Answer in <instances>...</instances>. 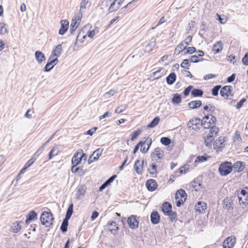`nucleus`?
Returning a JSON list of instances; mask_svg holds the SVG:
<instances>
[{
	"label": "nucleus",
	"mask_w": 248,
	"mask_h": 248,
	"mask_svg": "<svg viewBox=\"0 0 248 248\" xmlns=\"http://www.w3.org/2000/svg\"><path fill=\"white\" fill-rule=\"evenodd\" d=\"M54 219L53 215L50 212H44L41 215V222L43 225L46 227H49L52 225Z\"/></svg>",
	"instance_id": "nucleus-1"
},
{
	"label": "nucleus",
	"mask_w": 248,
	"mask_h": 248,
	"mask_svg": "<svg viewBox=\"0 0 248 248\" xmlns=\"http://www.w3.org/2000/svg\"><path fill=\"white\" fill-rule=\"evenodd\" d=\"M216 118L212 115L204 116L201 121V125L205 129L209 128L215 125Z\"/></svg>",
	"instance_id": "nucleus-2"
},
{
	"label": "nucleus",
	"mask_w": 248,
	"mask_h": 248,
	"mask_svg": "<svg viewBox=\"0 0 248 248\" xmlns=\"http://www.w3.org/2000/svg\"><path fill=\"white\" fill-rule=\"evenodd\" d=\"M186 197L187 195L184 190L181 189L177 190L175 196L176 206L180 207L186 201Z\"/></svg>",
	"instance_id": "nucleus-3"
},
{
	"label": "nucleus",
	"mask_w": 248,
	"mask_h": 248,
	"mask_svg": "<svg viewBox=\"0 0 248 248\" xmlns=\"http://www.w3.org/2000/svg\"><path fill=\"white\" fill-rule=\"evenodd\" d=\"M232 163L226 161L220 164L218 170L221 175L226 176L232 171Z\"/></svg>",
	"instance_id": "nucleus-4"
},
{
	"label": "nucleus",
	"mask_w": 248,
	"mask_h": 248,
	"mask_svg": "<svg viewBox=\"0 0 248 248\" xmlns=\"http://www.w3.org/2000/svg\"><path fill=\"white\" fill-rule=\"evenodd\" d=\"M82 17V14L81 13H78L74 18L72 19L70 30L71 34H73L74 32L79 25Z\"/></svg>",
	"instance_id": "nucleus-5"
},
{
	"label": "nucleus",
	"mask_w": 248,
	"mask_h": 248,
	"mask_svg": "<svg viewBox=\"0 0 248 248\" xmlns=\"http://www.w3.org/2000/svg\"><path fill=\"white\" fill-rule=\"evenodd\" d=\"M152 143V139L148 138L144 141L139 142V144L141 146L140 151L142 153H146L149 150Z\"/></svg>",
	"instance_id": "nucleus-6"
},
{
	"label": "nucleus",
	"mask_w": 248,
	"mask_h": 248,
	"mask_svg": "<svg viewBox=\"0 0 248 248\" xmlns=\"http://www.w3.org/2000/svg\"><path fill=\"white\" fill-rule=\"evenodd\" d=\"M127 223L131 229H137L139 224V221L137 219V216L132 215L129 217L127 219Z\"/></svg>",
	"instance_id": "nucleus-7"
},
{
	"label": "nucleus",
	"mask_w": 248,
	"mask_h": 248,
	"mask_svg": "<svg viewBox=\"0 0 248 248\" xmlns=\"http://www.w3.org/2000/svg\"><path fill=\"white\" fill-rule=\"evenodd\" d=\"M231 87L230 86H225L221 89L220 94L221 96L225 99H228L229 96H232L231 93Z\"/></svg>",
	"instance_id": "nucleus-8"
},
{
	"label": "nucleus",
	"mask_w": 248,
	"mask_h": 248,
	"mask_svg": "<svg viewBox=\"0 0 248 248\" xmlns=\"http://www.w3.org/2000/svg\"><path fill=\"white\" fill-rule=\"evenodd\" d=\"M235 242L236 239L234 237H228L224 241L223 246L224 248H232Z\"/></svg>",
	"instance_id": "nucleus-9"
},
{
	"label": "nucleus",
	"mask_w": 248,
	"mask_h": 248,
	"mask_svg": "<svg viewBox=\"0 0 248 248\" xmlns=\"http://www.w3.org/2000/svg\"><path fill=\"white\" fill-rule=\"evenodd\" d=\"M116 2L117 1H113V2H111V3L108 5V13H111L113 12L116 11L123 3V1L120 0H118V2L117 3Z\"/></svg>",
	"instance_id": "nucleus-10"
},
{
	"label": "nucleus",
	"mask_w": 248,
	"mask_h": 248,
	"mask_svg": "<svg viewBox=\"0 0 248 248\" xmlns=\"http://www.w3.org/2000/svg\"><path fill=\"white\" fill-rule=\"evenodd\" d=\"M146 186L150 191H153L157 188V184L155 180L150 179L146 182Z\"/></svg>",
	"instance_id": "nucleus-11"
},
{
	"label": "nucleus",
	"mask_w": 248,
	"mask_h": 248,
	"mask_svg": "<svg viewBox=\"0 0 248 248\" xmlns=\"http://www.w3.org/2000/svg\"><path fill=\"white\" fill-rule=\"evenodd\" d=\"M69 26L68 21L65 19L61 21V28L59 30V33L61 35L64 34L67 31Z\"/></svg>",
	"instance_id": "nucleus-12"
},
{
	"label": "nucleus",
	"mask_w": 248,
	"mask_h": 248,
	"mask_svg": "<svg viewBox=\"0 0 248 248\" xmlns=\"http://www.w3.org/2000/svg\"><path fill=\"white\" fill-rule=\"evenodd\" d=\"M143 163V160H137L135 163L134 168L139 174H141L142 173Z\"/></svg>",
	"instance_id": "nucleus-13"
},
{
	"label": "nucleus",
	"mask_w": 248,
	"mask_h": 248,
	"mask_svg": "<svg viewBox=\"0 0 248 248\" xmlns=\"http://www.w3.org/2000/svg\"><path fill=\"white\" fill-rule=\"evenodd\" d=\"M81 154H82V150L79 149L78 150L77 153L74 154L72 159V164L78 165L81 162L82 159L80 156H78L79 155H81Z\"/></svg>",
	"instance_id": "nucleus-14"
},
{
	"label": "nucleus",
	"mask_w": 248,
	"mask_h": 248,
	"mask_svg": "<svg viewBox=\"0 0 248 248\" xmlns=\"http://www.w3.org/2000/svg\"><path fill=\"white\" fill-rule=\"evenodd\" d=\"M62 52V45H58L55 47L53 49L52 51V55L49 60L52 57H59Z\"/></svg>",
	"instance_id": "nucleus-15"
},
{
	"label": "nucleus",
	"mask_w": 248,
	"mask_h": 248,
	"mask_svg": "<svg viewBox=\"0 0 248 248\" xmlns=\"http://www.w3.org/2000/svg\"><path fill=\"white\" fill-rule=\"evenodd\" d=\"M195 210L199 213H202L207 208V204L203 202H198L195 206Z\"/></svg>",
	"instance_id": "nucleus-16"
},
{
	"label": "nucleus",
	"mask_w": 248,
	"mask_h": 248,
	"mask_svg": "<svg viewBox=\"0 0 248 248\" xmlns=\"http://www.w3.org/2000/svg\"><path fill=\"white\" fill-rule=\"evenodd\" d=\"M20 221H15L12 222L10 225L11 232L14 233H17L20 231L21 229V225Z\"/></svg>",
	"instance_id": "nucleus-17"
},
{
	"label": "nucleus",
	"mask_w": 248,
	"mask_h": 248,
	"mask_svg": "<svg viewBox=\"0 0 248 248\" xmlns=\"http://www.w3.org/2000/svg\"><path fill=\"white\" fill-rule=\"evenodd\" d=\"M86 191V188L84 186H79L78 188V191L77 193V198L78 200H80L82 198H83L85 195Z\"/></svg>",
	"instance_id": "nucleus-18"
},
{
	"label": "nucleus",
	"mask_w": 248,
	"mask_h": 248,
	"mask_svg": "<svg viewBox=\"0 0 248 248\" xmlns=\"http://www.w3.org/2000/svg\"><path fill=\"white\" fill-rule=\"evenodd\" d=\"M225 141L224 137H220L216 140L214 143V149H219L222 148L224 146V142Z\"/></svg>",
	"instance_id": "nucleus-19"
},
{
	"label": "nucleus",
	"mask_w": 248,
	"mask_h": 248,
	"mask_svg": "<svg viewBox=\"0 0 248 248\" xmlns=\"http://www.w3.org/2000/svg\"><path fill=\"white\" fill-rule=\"evenodd\" d=\"M223 208L227 210L233 209V202L229 198H226L223 200Z\"/></svg>",
	"instance_id": "nucleus-20"
},
{
	"label": "nucleus",
	"mask_w": 248,
	"mask_h": 248,
	"mask_svg": "<svg viewBox=\"0 0 248 248\" xmlns=\"http://www.w3.org/2000/svg\"><path fill=\"white\" fill-rule=\"evenodd\" d=\"M156 42L155 39H152L150 43L147 45L144 49L146 52H150L153 50V48L156 46Z\"/></svg>",
	"instance_id": "nucleus-21"
},
{
	"label": "nucleus",
	"mask_w": 248,
	"mask_h": 248,
	"mask_svg": "<svg viewBox=\"0 0 248 248\" xmlns=\"http://www.w3.org/2000/svg\"><path fill=\"white\" fill-rule=\"evenodd\" d=\"M162 212L164 214L167 215L168 214L170 213L171 210V205L168 202H165L161 206Z\"/></svg>",
	"instance_id": "nucleus-22"
},
{
	"label": "nucleus",
	"mask_w": 248,
	"mask_h": 248,
	"mask_svg": "<svg viewBox=\"0 0 248 248\" xmlns=\"http://www.w3.org/2000/svg\"><path fill=\"white\" fill-rule=\"evenodd\" d=\"M35 57L38 63L40 64L46 60L44 54L40 51H36L35 52Z\"/></svg>",
	"instance_id": "nucleus-23"
},
{
	"label": "nucleus",
	"mask_w": 248,
	"mask_h": 248,
	"mask_svg": "<svg viewBox=\"0 0 248 248\" xmlns=\"http://www.w3.org/2000/svg\"><path fill=\"white\" fill-rule=\"evenodd\" d=\"M187 46L185 45L183 42H181L175 48L174 54L178 55L186 48Z\"/></svg>",
	"instance_id": "nucleus-24"
},
{
	"label": "nucleus",
	"mask_w": 248,
	"mask_h": 248,
	"mask_svg": "<svg viewBox=\"0 0 248 248\" xmlns=\"http://www.w3.org/2000/svg\"><path fill=\"white\" fill-rule=\"evenodd\" d=\"M222 47H223L222 42L220 41H218L216 43V44H215L213 45V48H212V51L215 54L218 53L222 50Z\"/></svg>",
	"instance_id": "nucleus-25"
},
{
	"label": "nucleus",
	"mask_w": 248,
	"mask_h": 248,
	"mask_svg": "<svg viewBox=\"0 0 248 248\" xmlns=\"http://www.w3.org/2000/svg\"><path fill=\"white\" fill-rule=\"evenodd\" d=\"M160 216L157 211H154L151 215V221L153 224H156L159 222Z\"/></svg>",
	"instance_id": "nucleus-26"
},
{
	"label": "nucleus",
	"mask_w": 248,
	"mask_h": 248,
	"mask_svg": "<svg viewBox=\"0 0 248 248\" xmlns=\"http://www.w3.org/2000/svg\"><path fill=\"white\" fill-rule=\"evenodd\" d=\"M245 164L241 161H236L234 163L233 165L232 166V167L234 169H236L237 171L238 172L242 171L243 169L245 168Z\"/></svg>",
	"instance_id": "nucleus-27"
},
{
	"label": "nucleus",
	"mask_w": 248,
	"mask_h": 248,
	"mask_svg": "<svg viewBox=\"0 0 248 248\" xmlns=\"http://www.w3.org/2000/svg\"><path fill=\"white\" fill-rule=\"evenodd\" d=\"M163 151L159 148L155 149V151L151 154V156L153 158H155L156 155L158 159H160L163 156Z\"/></svg>",
	"instance_id": "nucleus-28"
},
{
	"label": "nucleus",
	"mask_w": 248,
	"mask_h": 248,
	"mask_svg": "<svg viewBox=\"0 0 248 248\" xmlns=\"http://www.w3.org/2000/svg\"><path fill=\"white\" fill-rule=\"evenodd\" d=\"M202 104L200 100L192 101L188 104L189 108L194 109L200 107Z\"/></svg>",
	"instance_id": "nucleus-29"
},
{
	"label": "nucleus",
	"mask_w": 248,
	"mask_h": 248,
	"mask_svg": "<svg viewBox=\"0 0 248 248\" xmlns=\"http://www.w3.org/2000/svg\"><path fill=\"white\" fill-rule=\"evenodd\" d=\"M176 76L174 73H171L167 78L166 81L169 85H172L176 80Z\"/></svg>",
	"instance_id": "nucleus-30"
},
{
	"label": "nucleus",
	"mask_w": 248,
	"mask_h": 248,
	"mask_svg": "<svg viewBox=\"0 0 248 248\" xmlns=\"http://www.w3.org/2000/svg\"><path fill=\"white\" fill-rule=\"evenodd\" d=\"M37 213L34 211H31L28 215L26 223L28 224L31 221L37 218Z\"/></svg>",
	"instance_id": "nucleus-31"
},
{
	"label": "nucleus",
	"mask_w": 248,
	"mask_h": 248,
	"mask_svg": "<svg viewBox=\"0 0 248 248\" xmlns=\"http://www.w3.org/2000/svg\"><path fill=\"white\" fill-rule=\"evenodd\" d=\"M208 134L207 135V136H211L212 138H214L215 136H216L218 131V129L216 126H213L212 127L209 128Z\"/></svg>",
	"instance_id": "nucleus-32"
},
{
	"label": "nucleus",
	"mask_w": 248,
	"mask_h": 248,
	"mask_svg": "<svg viewBox=\"0 0 248 248\" xmlns=\"http://www.w3.org/2000/svg\"><path fill=\"white\" fill-rule=\"evenodd\" d=\"M238 198L240 204H248V193H247L246 195L238 196Z\"/></svg>",
	"instance_id": "nucleus-33"
},
{
	"label": "nucleus",
	"mask_w": 248,
	"mask_h": 248,
	"mask_svg": "<svg viewBox=\"0 0 248 248\" xmlns=\"http://www.w3.org/2000/svg\"><path fill=\"white\" fill-rule=\"evenodd\" d=\"M89 0H81L80 4V9L78 13H81L83 15L84 10L86 8L87 5L89 3Z\"/></svg>",
	"instance_id": "nucleus-34"
},
{
	"label": "nucleus",
	"mask_w": 248,
	"mask_h": 248,
	"mask_svg": "<svg viewBox=\"0 0 248 248\" xmlns=\"http://www.w3.org/2000/svg\"><path fill=\"white\" fill-rule=\"evenodd\" d=\"M73 212V204L71 203L67 210L65 217L64 219L68 220L71 217Z\"/></svg>",
	"instance_id": "nucleus-35"
},
{
	"label": "nucleus",
	"mask_w": 248,
	"mask_h": 248,
	"mask_svg": "<svg viewBox=\"0 0 248 248\" xmlns=\"http://www.w3.org/2000/svg\"><path fill=\"white\" fill-rule=\"evenodd\" d=\"M208 158V157L207 156H198L194 162L195 165L197 166V164H198L199 163L206 161Z\"/></svg>",
	"instance_id": "nucleus-36"
},
{
	"label": "nucleus",
	"mask_w": 248,
	"mask_h": 248,
	"mask_svg": "<svg viewBox=\"0 0 248 248\" xmlns=\"http://www.w3.org/2000/svg\"><path fill=\"white\" fill-rule=\"evenodd\" d=\"M160 121V118L158 117H155L153 120L147 125L148 128H153L156 126Z\"/></svg>",
	"instance_id": "nucleus-37"
},
{
	"label": "nucleus",
	"mask_w": 248,
	"mask_h": 248,
	"mask_svg": "<svg viewBox=\"0 0 248 248\" xmlns=\"http://www.w3.org/2000/svg\"><path fill=\"white\" fill-rule=\"evenodd\" d=\"M103 151V149L98 148L93 152L92 156H93L95 159L97 160L99 157L102 155Z\"/></svg>",
	"instance_id": "nucleus-38"
},
{
	"label": "nucleus",
	"mask_w": 248,
	"mask_h": 248,
	"mask_svg": "<svg viewBox=\"0 0 248 248\" xmlns=\"http://www.w3.org/2000/svg\"><path fill=\"white\" fill-rule=\"evenodd\" d=\"M59 151L57 147H54L49 153V159H51L53 156L57 155Z\"/></svg>",
	"instance_id": "nucleus-39"
},
{
	"label": "nucleus",
	"mask_w": 248,
	"mask_h": 248,
	"mask_svg": "<svg viewBox=\"0 0 248 248\" xmlns=\"http://www.w3.org/2000/svg\"><path fill=\"white\" fill-rule=\"evenodd\" d=\"M203 92L202 90L195 89L191 91V94L194 97L202 96L203 95Z\"/></svg>",
	"instance_id": "nucleus-40"
},
{
	"label": "nucleus",
	"mask_w": 248,
	"mask_h": 248,
	"mask_svg": "<svg viewBox=\"0 0 248 248\" xmlns=\"http://www.w3.org/2000/svg\"><path fill=\"white\" fill-rule=\"evenodd\" d=\"M68 225V220L64 219L61 226V230L62 232H65L67 231Z\"/></svg>",
	"instance_id": "nucleus-41"
},
{
	"label": "nucleus",
	"mask_w": 248,
	"mask_h": 248,
	"mask_svg": "<svg viewBox=\"0 0 248 248\" xmlns=\"http://www.w3.org/2000/svg\"><path fill=\"white\" fill-rule=\"evenodd\" d=\"M149 172L152 175H156L157 174L156 166L154 164H152L150 168L148 170Z\"/></svg>",
	"instance_id": "nucleus-42"
},
{
	"label": "nucleus",
	"mask_w": 248,
	"mask_h": 248,
	"mask_svg": "<svg viewBox=\"0 0 248 248\" xmlns=\"http://www.w3.org/2000/svg\"><path fill=\"white\" fill-rule=\"evenodd\" d=\"M73 166H72L71 168V171L73 173H76L79 170H80V171L79 172V174L80 175H83L84 174L83 170L82 169H80L79 167H77V166L75 164H73Z\"/></svg>",
	"instance_id": "nucleus-43"
},
{
	"label": "nucleus",
	"mask_w": 248,
	"mask_h": 248,
	"mask_svg": "<svg viewBox=\"0 0 248 248\" xmlns=\"http://www.w3.org/2000/svg\"><path fill=\"white\" fill-rule=\"evenodd\" d=\"M55 66L54 64L51 63V62L50 61V60H48V62L46 65V66L44 67V70L45 72H49L50 71L53 67Z\"/></svg>",
	"instance_id": "nucleus-44"
},
{
	"label": "nucleus",
	"mask_w": 248,
	"mask_h": 248,
	"mask_svg": "<svg viewBox=\"0 0 248 248\" xmlns=\"http://www.w3.org/2000/svg\"><path fill=\"white\" fill-rule=\"evenodd\" d=\"M172 102L174 104H179L181 102V97L180 95L177 93L175 94L172 99Z\"/></svg>",
	"instance_id": "nucleus-45"
},
{
	"label": "nucleus",
	"mask_w": 248,
	"mask_h": 248,
	"mask_svg": "<svg viewBox=\"0 0 248 248\" xmlns=\"http://www.w3.org/2000/svg\"><path fill=\"white\" fill-rule=\"evenodd\" d=\"M214 139V138H212L211 136H206V137H204V143L206 146H210Z\"/></svg>",
	"instance_id": "nucleus-46"
},
{
	"label": "nucleus",
	"mask_w": 248,
	"mask_h": 248,
	"mask_svg": "<svg viewBox=\"0 0 248 248\" xmlns=\"http://www.w3.org/2000/svg\"><path fill=\"white\" fill-rule=\"evenodd\" d=\"M117 93V92L113 89L110 90L109 91L106 92L104 94L105 98L108 99L111 96L114 95L115 94Z\"/></svg>",
	"instance_id": "nucleus-47"
},
{
	"label": "nucleus",
	"mask_w": 248,
	"mask_h": 248,
	"mask_svg": "<svg viewBox=\"0 0 248 248\" xmlns=\"http://www.w3.org/2000/svg\"><path fill=\"white\" fill-rule=\"evenodd\" d=\"M202 120L200 119H196L195 120H192L190 121L189 123H188V125L189 127H191L192 126H194V125L197 127V125L200 124V123H201Z\"/></svg>",
	"instance_id": "nucleus-48"
},
{
	"label": "nucleus",
	"mask_w": 248,
	"mask_h": 248,
	"mask_svg": "<svg viewBox=\"0 0 248 248\" xmlns=\"http://www.w3.org/2000/svg\"><path fill=\"white\" fill-rule=\"evenodd\" d=\"M141 132V131L140 130H137L132 132L131 135V140L132 141L134 140L140 134Z\"/></svg>",
	"instance_id": "nucleus-49"
},
{
	"label": "nucleus",
	"mask_w": 248,
	"mask_h": 248,
	"mask_svg": "<svg viewBox=\"0 0 248 248\" xmlns=\"http://www.w3.org/2000/svg\"><path fill=\"white\" fill-rule=\"evenodd\" d=\"M161 143L165 145H168L171 142V140L168 137H163L160 140Z\"/></svg>",
	"instance_id": "nucleus-50"
},
{
	"label": "nucleus",
	"mask_w": 248,
	"mask_h": 248,
	"mask_svg": "<svg viewBox=\"0 0 248 248\" xmlns=\"http://www.w3.org/2000/svg\"><path fill=\"white\" fill-rule=\"evenodd\" d=\"M98 32V29L97 28H95L94 29L90 31L87 33V35L89 37L92 38L96 33Z\"/></svg>",
	"instance_id": "nucleus-51"
},
{
	"label": "nucleus",
	"mask_w": 248,
	"mask_h": 248,
	"mask_svg": "<svg viewBox=\"0 0 248 248\" xmlns=\"http://www.w3.org/2000/svg\"><path fill=\"white\" fill-rule=\"evenodd\" d=\"M221 88V85H217L215 86L212 90V94L214 96H217L218 95V92L219 90Z\"/></svg>",
	"instance_id": "nucleus-52"
},
{
	"label": "nucleus",
	"mask_w": 248,
	"mask_h": 248,
	"mask_svg": "<svg viewBox=\"0 0 248 248\" xmlns=\"http://www.w3.org/2000/svg\"><path fill=\"white\" fill-rule=\"evenodd\" d=\"M196 52V48L194 47H188L187 48L186 51L184 52V55H186L187 54H192L194 52Z\"/></svg>",
	"instance_id": "nucleus-53"
},
{
	"label": "nucleus",
	"mask_w": 248,
	"mask_h": 248,
	"mask_svg": "<svg viewBox=\"0 0 248 248\" xmlns=\"http://www.w3.org/2000/svg\"><path fill=\"white\" fill-rule=\"evenodd\" d=\"M189 66V61L187 59L184 60L181 64V66L186 69H188Z\"/></svg>",
	"instance_id": "nucleus-54"
},
{
	"label": "nucleus",
	"mask_w": 248,
	"mask_h": 248,
	"mask_svg": "<svg viewBox=\"0 0 248 248\" xmlns=\"http://www.w3.org/2000/svg\"><path fill=\"white\" fill-rule=\"evenodd\" d=\"M8 33L7 29L5 24L2 25L0 28V34L5 35Z\"/></svg>",
	"instance_id": "nucleus-55"
},
{
	"label": "nucleus",
	"mask_w": 248,
	"mask_h": 248,
	"mask_svg": "<svg viewBox=\"0 0 248 248\" xmlns=\"http://www.w3.org/2000/svg\"><path fill=\"white\" fill-rule=\"evenodd\" d=\"M242 62L244 65H248V52L243 57Z\"/></svg>",
	"instance_id": "nucleus-56"
},
{
	"label": "nucleus",
	"mask_w": 248,
	"mask_h": 248,
	"mask_svg": "<svg viewBox=\"0 0 248 248\" xmlns=\"http://www.w3.org/2000/svg\"><path fill=\"white\" fill-rule=\"evenodd\" d=\"M167 215L169 216L170 218L171 221H173L176 219V214L175 213L173 212L172 211L170 212V213L168 214Z\"/></svg>",
	"instance_id": "nucleus-57"
},
{
	"label": "nucleus",
	"mask_w": 248,
	"mask_h": 248,
	"mask_svg": "<svg viewBox=\"0 0 248 248\" xmlns=\"http://www.w3.org/2000/svg\"><path fill=\"white\" fill-rule=\"evenodd\" d=\"M35 161V159L34 158H31L29 160H28L27 163L25 164L24 166L25 168H28L30 167Z\"/></svg>",
	"instance_id": "nucleus-58"
},
{
	"label": "nucleus",
	"mask_w": 248,
	"mask_h": 248,
	"mask_svg": "<svg viewBox=\"0 0 248 248\" xmlns=\"http://www.w3.org/2000/svg\"><path fill=\"white\" fill-rule=\"evenodd\" d=\"M116 175H113L111 177H110L108 179L105 183L108 186H109L116 178Z\"/></svg>",
	"instance_id": "nucleus-59"
},
{
	"label": "nucleus",
	"mask_w": 248,
	"mask_h": 248,
	"mask_svg": "<svg viewBox=\"0 0 248 248\" xmlns=\"http://www.w3.org/2000/svg\"><path fill=\"white\" fill-rule=\"evenodd\" d=\"M198 57L197 55H193L191 57L190 61L191 62H197L202 60V59L201 60L198 59Z\"/></svg>",
	"instance_id": "nucleus-60"
},
{
	"label": "nucleus",
	"mask_w": 248,
	"mask_h": 248,
	"mask_svg": "<svg viewBox=\"0 0 248 248\" xmlns=\"http://www.w3.org/2000/svg\"><path fill=\"white\" fill-rule=\"evenodd\" d=\"M126 108V106L118 107L115 110V113H120Z\"/></svg>",
	"instance_id": "nucleus-61"
},
{
	"label": "nucleus",
	"mask_w": 248,
	"mask_h": 248,
	"mask_svg": "<svg viewBox=\"0 0 248 248\" xmlns=\"http://www.w3.org/2000/svg\"><path fill=\"white\" fill-rule=\"evenodd\" d=\"M192 88V86H189L186 88L184 91V95L187 96L189 94V93Z\"/></svg>",
	"instance_id": "nucleus-62"
},
{
	"label": "nucleus",
	"mask_w": 248,
	"mask_h": 248,
	"mask_svg": "<svg viewBox=\"0 0 248 248\" xmlns=\"http://www.w3.org/2000/svg\"><path fill=\"white\" fill-rule=\"evenodd\" d=\"M192 36L190 35H189L187 37V38H186L185 40L183 41L182 42H183L185 43V45H186V46H187L188 45H189L190 43L192 41Z\"/></svg>",
	"instance_id": "nucleus-63"
},
{
	"label": "nucleus",
	"mask_w": 248,
	"mask_h": 248,
	"mask_svg": "<svg viewBox=\"0 0 248 248\" xmlns=\"http://www.w3.org/2000/svg\"><path fill=\"white\" fill-rule=\"evenodd\" d=\"M246 101L245 98L242 99L239 102L237 103L236 108L237 109H239L243 106L244 102Z\"/></svg>",
	"instance_id": "nucleus-64"
}]
</instances>
